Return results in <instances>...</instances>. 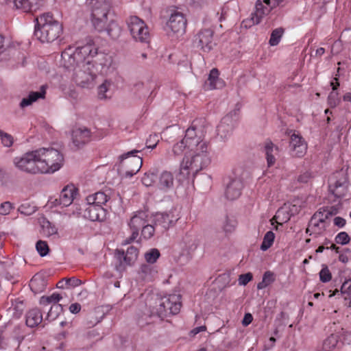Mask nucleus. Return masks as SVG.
I'll list each match as a JSON object with an SVG mask.
<instances>
[{"mask_svg": "<svg viewBox=\"0 0 351 351\" xmlns=\"http://www.w3.org/2000/svg\"><path fill=\"white\" fill-rule=\"evenodd\" d=\"M172 152L175 156L184 154L180 173L186 178L191 174L195 176L211 161L209 144L204 140L202 131L197 128L194 122L186 130L184 137L173 145Z\"/></svg>", "mask_w": 351, "mask_h": 351, "instance_id": "nucleus-1", "label": "nucleus"}, {"mask_svg": "<svg viewBox=\"0 0 351 351\" xmlns=\"http://www.w3.org/2000/svg\"><path fill=\"white\" fill-rule=\"evenodd\" d=\"M98 54V48L95 44L89 40L83 46H79L74 52L71 47L62 52L61 57L64 62H67L70 66H73L75 62L86 63V62H95L93 58Z\"/></svg>", "mask_w": 351, "mask_h": 351, "instance_id": "nucleus-2", "label": "nucleus"}, {"mask_svg": "<svg viewBox=\"0 0 351 351\" xmlns=\"http://www.w3.org/2000/svg\"><path fill=\"white\" fill-rule=\"evenodd\" d=\"M64 66L73 68V79L78 85L85 87L88 86L97 77L98 73L97 66L92 61L86 63L75 62L73 66H70L67 62H64Z\"/></svg>", "mask_w": 351, "mask_h": 351, "instance_id": "nucleus-3", "label": "nucleus"}, {"mask_svg": "<svg viewBox=\"0 0 351 351\" xmlns=\"http://www.w3.org/2000/svg\"><path fill=\"white\" fill-rule=\"evenodd\" d=\"M41 173H53L64 164L62 154L56 149L42 147L38 149Z\"/></svg>", "mask_w": 351, "mask_h": 351, "instance_id": "nucleus-4", "label": "nucleus"}, {"mask_svg": "<svg viewBox=\"0 0 351 351\" xmlns=\"http://www.w3.org/2000/svg\"><path fill=\"white\" fill-rule=\"evenodd\" d=\"M181 306L180 295L171 294L159 299L152 313L163 318L169 315L178 314L180 311Z\"/></svg>", "mask_w": 351, "mask_h": 351, "instance_id": "nucleus-5", "label": "nucleus"}, {"mask_svg": "<svg viewBox=\"0 0 351 351\" xmlns=\"http://www.w3.org/2000/svg\"><path fill=\"white\" fill-rule=\"evenodd\" d=\"M38 149L28 152L21 157H16L14 164L19 170L31 174L41 173Z\"/></svg>", "mask_w": 351, "mask_h": 351, "instance_id": "nucleus-6", "label": "nucleus"}, {"mask_svg": "<svg viewBox=\"0 0 351 351\" xmlns=\"http://www.w3.org/2000/svg\"><path fill=\"white\" fill-rule=\"evenodd\" d=\"M62 29V23H36L34 35L42 43H49L59 37Z\"/></svg>", "mask_w": 351, "mask_h": 351, "instance_id": "nucleus-7", "label": "nucleus"}, {"mask_svg": "<svg viewBox=\"0 0 351 351\" xmlns=\"http://www.w3.org/2000/svg\"><path fill=\"white\" fill-rule=\"evenodd\" d=\"M139 152V150L133 149L120 156V166L125 171L126 177H132L141 169L143 165V159L136 155Z\"/></svg>", "mask_w": 351, "mask_h": 351, "instance_id": "nucleus-8", "label": "nucleus"}, {"mask_svg": "<svg viewBox=\"0 0 351 351\" xmlns=\"http://www.w3.org/2000/svg\"><path fill=\"white\" fill-rule=\"evenodd\" d=\"M91 10L92 22H115L114 12L110 11L112 0H94Z\"/></svg>", "mask_w": 351, "mask_h": 351, "instance_id": "nucleus-9", "label": "nucleus"}, {"mask_svg": "<svg viewBox=\"0 0 351 351\" xmlns=\"http://www.w3.org/2000/svg\"><path fill=\"white\" fill-rule=\"evenodd\" d=\"M213 31L210 29L200 30L195 36L194 45L204 53H209L216 46L213 38Z\"/></svg>", "mask_w": 351, "mask_h": 351, "instance_id": "nucleus-10", "label": "nucleus"}, {"mask_svg": "<svg viewBox=\"0 0 351 351\" xmlns=\"http://www.w3.org/2000/svg\"><path fill=\"white\" fill-rule=\"evenodd\" d=\"M148 222V214L145 211L136 213L131 219L129 226L132 230V234L124 241L123 244H128L134 241L139 234V230Z\"/></svg>", "mask_w": 351, "mask_h": 351, "instance_id": "nucleus-11", "label": "nucleus"}, {"mask_svg": "<svg viewBox=\"0 0 351 351\" xmlns=\"http://www.w3.org/2000/svg\"><path fill=\"white\" fill-rule=\"evenodd\" d=\"M160 17L167 22H187L186 12L182 8L175 5L162 8Z\"/></svg>", "mask_w": 351, "mask_h": 351, "instance_id": "nucleus-12", "label": "nucleus"}, {"mask_svg": "<svg viewBox=\"0 0 351 351\" xmlns=\"http://www.w3.org/2000/svg\"><path fill=\"white\" fill-rule=\"evenodd\" d=\"M107 210L99 205L87 203L83 209L82 217L91 221H104L106 219Z\"/></svg>", "mask_w": 351, "mask_h": 351, "instance_id": "nucleus-13", "label": "nucleus"}, {"mask_svg": "<svg viewBox=\"0 0 351 351\" xmlns=\"http://www.w3.org/2000/svg\"><path fill=\"white\" fill-rule=\"evenodd\" d=\"M289 149L292 156L301 158L306 152L307 145L299 134L294 132L291 136Z\"/></svg>", "mask_w": 351, "mask_h": 351, "instance_id": "nucleus-14", "label": "nucleus"}, {"mask_svg": "<svg viewBox=\"0 0 351 351\" xmlns=\"http://www.w3.org/2000/svg\"><path fill=\"white\" fill-rule=\"evenodd\" d=\"M128 27L133 38L141 43H147L150 34L146 23H128Z\"/></svg>", "mask_w": 351, "mask_h": 351, "instance_id": "nucleus-15", "label": "nucleus"}, {"mask_svg": "<svg viewBox=\"0 0 351 351\" xmlns=\"http://www.w3.org/2000/svg\"><path fill=\"white\" fill-rule=\"evenodd\" d=\"M77 194V188L73 184H69L63 188L59 198L56 199V205L69 206L73 202Z\"/></svg>", "mask_w": 351, "mask_h": 351, "instance_id": "nucleus-16", "label": "nucleus"}, {"mask_svg": "<svg viewBox=\"0 0 351 351\" xmlns=\"http://www.w3.org/2000/svg\"><path fill=\"white\" fill-rule=\"evenodd\" d=\"M178 219V215H175L173 210L169 213H157L154 219L155 226H160L164 230H166L174 225Z\"/></svg>", "mask_w": 351, "mask_h": 351, "instance_id": "nucleus-17", "label": "nucleus"}, {"mask_svg": "<svg viewBox=\"0 0 351 351\" xmlns=\"http://www.w3.org/2000/svg\"><path fill=\"white\" fill-rule=\"evenodd\" d=\"M95 29L99 33L106 34L112 39H117L121 34L118 23H94Z\"/></svg>", "mask_w": 351, "mask_h": 351, "instance_id": "nucleus-18", "label": "nucleus"}, {"mask_svg": "<svg viewBox=\"0 0 351 351\" xmlns=\"http://www.w3.org/2000/svg\"><path fill=\"white\" fill-rule=\"evenodd\" d=\"M72 139L74 145L79 147L90 140V131L87 128H76L72 132Z\"/></svg>", "mask_w": 351, "mask_h": 351, "instance_id": "nucleus-19", "label": "nucleus"}, {"mask_svg": "<svg viewBox=\"0 0 351 351\" xmlns=\"http://www.w3.org/2000/svg\"><path fill=\"white\" fill-rule=\"evenodd\" d=\"M243 183L240 179L235 178L230 181L227 184L226 190V196L230 200L238 198L241 193Z\"/></svg>", "mask_w": 351, "mask_h": 351, "instance_id": "nucleus-20", "label": "nucleus"}, {"mask_svg": "<svg viewBox=\"0 0 351 351\" xmlns=\"http://www.w3.org/2000/svg\"><path fill=\"white\" fill-rule=\"evenodd\" d=\"M233 127L234 123L232 116L230 114H227L222 118L217 128V134L220 136L221 138H224L232 130Z\"/></svg>", "mask_w": 351, "mask_h": 351, "instance_id": "nucleus-21", "label": "nucleus"}, {"mask_svg": "<svg viewBox=\"0 0 351 351\" xmlns=\"http://www.w3.org/2000/svg\"><path fill=\"white\" fill-rule=\"evenodd\" d=\"M158 268L156 265L143 264L138 272L139 277L145 281H152L157 276Z\"/></svg>", "mask_w": 351, "mask_h": 351, "instance_id": "nucleus-22", "label": "nucleus"}, {"mask_svg": "<svg viewBox=\"0 0 351 351\" xmlns=\"http://www.w3.org/2000/svg\"><path fill=\"white\" fill-rule=\"evenodd\" d=\"M117 254L119 259L123 258V262L126 265H131L137 259L138 250L136 247L130 246L128 248L125 253L123 250H118Z\"/></svg>", "mask_w": 351, "mask_h": 351, "instance_id": "nucleus-23", "label": "nucleus"}, {"mask_svg": "<svg viewBox=\"0 0 351 351\" xmlns=\"http://www.w3.org/2000/svg\"><path fill=\"white\" fill-rule=\"evenodd\" d=\"M43 321V314L38 308L30 309L26 314V325L34 328L38 326Z\"/></svg>", "mask_w": 351, "mask_h": 351, "instance_id": "nucleus-24", "label": "nucleus"}, {"mask_svg": "<svg viewBox=\"0 0 351 351\" xmlns=\"http://www.w3.org/2000/svg\"><path fill=\"white\" fill-rule=\"evenodd\" d=\"M327 226L326 221L319 222L314 219H311L308 228L306 230V232L309 235L314 234L315 237L322 234Z\"/></svg>", "mask_w": 351, "mask_h": 351, "instance_id": "nucleus-25", "label": "nucleus"}, {"mask_svg": "<svg viewBox=\"0 0 351 351\" xmlns=\"http://www.w3.org/2000/svg\"><path fill=\"white\" fill-rule=\"evenodd\" d=\"M41 0H14V5L17 9H21L25 12H30L36 10Z\"/></svg>", "mask_w": 351, "mask_h": 351, "instance_id": "nucleus-26", "label": "nucleus"}, {"mask_svg": "<svg viewBox=\"0 0 351 351\" xmlns=\"http://www.w3.org/2000/svg\"><path fill=\"white\" fill-rule=\"evenodd\" d=\"M264 149L266 159L269 167L272 166L276 162V156L278 154V147L275 146L272 142L265 141Z\"/></svg>", "mask_w": 351, "mask_h": 351, "instance_id": "nucleus-27", "label": "nucleus"}, {"mask_svg": "<svg viewBox=\"0 0 351 351\" xmlns=\"http://www.w3.org/2000/svg\"><path fill=\"white\" fill-rule=\"evenodd\" d=\"M46 90L45 87L43 86L40 88V90L38 92H31L27 97L23 98L21 103L20 106L25 108L30 106L34 101H37L40 98H45Z\"/></svg>", "mask_w": 351, "mask_h": 351, "instance_id": "nucleus-28", "label": "nucleus"}, {"mask_svg": "<svg viewBox=\"0 0 351 351\" xmlns=\"http://www.w3.org/2000/svg\"><path fill=\"white\" fill-rule=\"evenodd\" d=\"M108 199V195L102 191L97 192L86 197L87 203L99 205V206L104 205Z\"/></svg>", "mask_w": 351, "mask_h": 351, "instance_id": "nucleus-29", "label": "nucleus"}, {"mask_svg": "<svg viewBox=\"0 0 351 351\" xmlns=\"http://www.w3.org/2000/svg\"><path fill=\"white\" fill-rule=\"evenodd\" d=\"M112 82L110 80H105L99 87H98V97L100 99H105L107 98L111 97L112 95Z\"/></svg>", "mask_w": 351, "mask_h": 351, "instance_id": "nucleus-30", "label": "nucleus"}, {"mask_svg": "<svg viewBox=\"0 0 351 351\" xmlns=\"http://www.w3.org/2000/svg\"><path fill=\"white\" fill-rule=\"evenodd\" d=\"M270 8L265 6L262 2L258 1L255 5V11L252 14V20L254 21L256 18V22H260L263 17L269 14Z\"/></svg>", "mask_w": 351, "mask_h": 351, "instance_id": "nucleus-31", "label": "nucleus"}, {"mask_svg": "<svg viewBox=\"0 0 351 351\" xmlns=\"http://www.w3.org/2000/svg\"><path fill=\"white\" fill-rule=\"evenodd\" d=\"M173 176L169 171H164L159 178V186L161 189L167 190L173 185Z\"/></svg>", "mask_w": 351, "mask_h": 351, "instance_id": "nucleus-32", "label": "nucleus"}, {"mask_svg": "<svg viewBox=\"0 0 351 351\" xmlns=\"http://www.w3.org/2000/svg\"><path fill=\"white\" fill-rule=\"evenodd\" d=\"M219 72L217 69H213L208 75V82L210 89H215L222 86L223 82L219 77Z\"/></svg>", "mask_w": 351, "mask_h": 351, "instance_id": "nucleus-33", "label": "nucleus"}, {"mask_svg": "<svg viewBox=\"0 0 351 351\" xmlns=\"http://www.w3.org/2000/svg\"><path fill=\"white\" fill-rule=\"evenodd\" d=\"M180 245L187 254H190L191 252H194L197 247L195 239L190 236H185Z\"/></svg>", "mask_w": 351, "mask_h": 351, "instance_id": "nucleus-34", "label": "nucleus"}, {"mask_svg": "<svg viewBox=\"0 0 351 351\" xmlns=\"http://www.w3.org/2000/svg\"><path fill=\"white\" fill-rule=\"evenodd\" d=\"M62 298L58 293H53L51 295H44L40 299L41 305H48L49 304H58V302Z\"/></svg>", "mask_w": 351, "mask_h": 351, "instance_id": "nucleus-35", "label": "nucleus"}, {"mask_svg": "<svg viewBox=\"0 0 351 351\" xmlns=\"http://www.w3.org/2000/svg\"><path fill=\"white\" fill-rule=\"evenodd\" d=\"M285 29L282 27H278L274 29L271 34L269 40V44L271 46H276L280 42V40L284 34Z\"/></svg>", "mask_w": 351, "mask_h": 351, "instance_id": "nucleus-36", "label": "nucleus"}, {"mask_svg": "<svg viewBox=\"0 0 351 351\" xmlns=\"http://www.w3.org/2000/svg\"><path fill=\"white\" fill-rule=\"evenodd\" d=\"M341 295H346L345 297V301L346 304H348V306H350L351 304V279H347L346 280L341 287Z\"/></svg>", "mask_w": 351, "mask_h": 351, "instance_id": "nucleus-37", "label": "nucleus"}, {"mask_svg": "<svg viewBox=\"0 0 351 351\" xmlns=\"http://www.w3.org/2000/svg\"><path fill=\"white\" fill-rule=\"evenodd\" d=\"M275 239V234L272 231H268L266 232L263 237V241L261 245V249L263 251L268 250L274 243Z\"/></svg>", "mask_w": 351, "mask_h": 351, "instance_id": "nucleus-38", "label": "nucleus"}, {"mask_svg": "<svg viewBox=\"0 0 351 351\" xmlns=\"http://www.w3.org/2000/svg\"><path fill=\"white\" fill-rule=\"evenodd\" d=\"M160 254L158 250L151 249L145 254V259L147 264L153 265L160 257Z\"/></svg>", "mask_w": 351, "mask_h": 351, "instance_id": "nucleus-39", "label": "nucleus"}, {"mask_svg": "<svg viewBox=\"0 0 351 351\" xmlns=\"http://www.w3.org/2000/svg\"><path fill=\"white\" fill-rule=\"evenodd\" d=\"M237 223L235 220L231 219L228 218V217H226L225 219L221 221V228L226 233L232 232L236 227Z\"/></svg>", "mask_w": 351, "mask_h": 351, "instance_id": "nucleus-40", "label": "nucleus"}, {"mask_svg": "<svg viewBox=\"0 0 351 351\" xmlns=\"http://www.w3.org/2000/svg\"><path fill=\"white\" fill-rule=\"evenodd\" d=\"M62 311L60 304H53L47 313V319L50 321L56 319Z\"/></svg>", "mask_w": 351, "mask_h": 351, "instance_id": "nucleus-41", "label": "nucleus"}, {"mask_svg": "<svg viewBox=\"0 0 351 351\" xmlns=\"http://www.w3.org/2000/svg\"><path fill=\"white\" fill-rule=\"evenodd\" d=\"M320 281L322 282H328L332 279V274L326 265H324L319 273Z\"/></svg>", "mask_w": 351, "mask_h": 351, "instance_id": "nucleus-42", "label": "nucleus"}, {"mask_svg": "<svg viewBox=\"0 0 351 351\" xmlns=\"http://www.w3.org/2000/svg\"><path fill=\"white\" fill-rule=\"evenodd\" d=\"M335 241L338 244L346 245L350 243V237L347 232H341L336 235Z\"/></svg>", "mask_w": 351, "mask_h": 351, "instance_id": "nucleus-43", "label": "nucleus"}, {"mask_svg": "<svg viewBox=\"0 0 351 351\" xmlns=\"http://www.w3.org/2000/svg\"><path fill=\"white\" fill-rule=\"evenodd\" d=\"M36 248L41 256H46L49 252V246L47 242L43 241H38L36 243Z\"/></svg>", "mask_w": 351, "mask_h": 351, "instance_id": "nucleus-44", "label": "nucleus"}, {"mask_svg": "<svg viewBox=\"0 0 351 351\" xmlns=\"http://www.w3.org/2000/svg\"><path fill=\"white\" fill-rule=\"evenodd\" d=\"M155 228L147 223L141 229V234L145 239H150L154 233Z\"/></svg>", "mask_w": 351, "mask_h": 351, "instance_id": "nucleus-45", "label": "nucleus"}, {"mask_svg": "<svg viewBox=\"0 0 351 351\" xmlns=\"http://www.w3.org/2000/svg\"><path fill=\"white\" fill-rule=\"evenodd\" d=\"M340 99L338 97V93L335 92H331L328 97V104L330 108H335L339 105Z\"/></svg>", "mask_w": 351, "mask_h": 351, "instance_id": "nucleus-46", "label": "nucleus"}, {"mask_svg": "<svg viewBox=\"0 0 351 351\" xmlns=\"http://www.w3.org/2000/svg\"><path fill=\"white\" fill-rule=\"evenodd\" d=\"M43 227L45 234H46L47 236H52L57 234L58 229L54 225L51 224L49 221H47L46 223H45Z\"/></svg>", "mask_w": 351, "mask_h": 351, "instance_id": "nucleus-47", "label": "nucleus"}, {"mask_svg": "<svg viewBox=\"0 0 351 351\" xmlns=\"http://www.w3.org/2000/svg\"><path fill=\"white\" fill-rule=\"evenodd\" d=\"M40 20L41 22H58L56 20L53 19V14L51 12H45L40 14L39 16H36L34 19V22H39Z\"/></svg>", "mask_w": 351, "mask_h": 351, "instance_id": "nucleus-48", "label": "nucleus"}, {"mask_svg": "<svg viewBox=\"0 0 351 351\" xmlns=\"http://www.w3.org/2000/svg\"><path fill=\"white\" fill-rule=\"evenodd\" d=\"M342 187V184L339 182H336L335 185H329V191L337 197H341L343 195V192L339 190Z\"/></svg>", "mask_w": 351, "mask_h": 351, "instance_id": "nucleus-49", "label": "nucleus"}, {"mask_svg": "<svg viewBox=\"0 0 351 351\" xmlns=\"http://www.w3.org/2000/svg\"><path fill=\"white\" fill-rule=\"evenodd\" d=\"M159 142V136L156 134H151L146 141V147L149 149H154Z\"/></svg>", "mask_w": 351, "mask_h": 351, "instance_id": "nucleus-50", "label": "nucleus"}, {"mask_svg": "<svg viewBox=\"0 0 351 351\" xmlns=\"http://www.w3.org/2000/svg\"><path fill=\"white\" fill-rule=\"evenodd\" d=\"M169 25V23H167ZM186 24L185 23H169L168 27L171 29L174 33H178L180 30L182 31V33L184 32L185 29L186 27Z\"/></svg>", "mask_w": 351, "mask_h": 351, "instance_id": "nucleus-51", "label": "nucleus"}, {"mask_svg": "<svg viewBox=\"0 0 351 351\" xmlns=\"http://www.w3.org/2000/svg\"><path fill=\"white\" fill-rule=\"evenodd\" d=\"M13 208L14 207L10 202H5L0 205V215H8Z\"/></svg>", "mask_w": 351, "mask_h": 351, "instance_id": "nucleus-52", "label": "nucleus"}, {"mask_svg": "<svg viewBox=\"0 0 351 351\" xmlns=\"http://www.w3.org/2000/svg\"><path fill=\"white\" fill-rule=\"evenodd\" d=\"M156 178V176L154 173H145L142 178V183L146 186H149L152 185Z\"/></svg>", "mask_w": 351, "mask_h": 351, "instance_id": "nucleus-53", "label": "nucleus"}, {"mask_svg": "<svg viewBox=\"0 0 351 351\" xmlns=\"http://www.w3.org/2000/svg\"><path fill=\"white\" fill-rule=\"evenodd\" d=\"M1 142L5 147H11L13 144V138L11 135L3 132L2 134H0Z\"/></svg>", "mask_w": 351, "mask_h": 351, "instance_id": "nucleus-54", "label": "nucleus"}, {"mask_svg": "<svg viewBox=\"0 0 351 351\" xmlns=\"http://www.w3.org/2000/svg\"><path fill=\"white\" fill-rule=\"evenodd\" d=\"M253 276L251 273H247L244 274H241L239 277V285H246L249 282L252 280Z\"/></svg>", "mask_w": 351, "mask_h": 351, "instance_id": "nucleus-55", "label": "nucleus"}, {"mask_svg": "<svg viewBox=\"0 0 351 351\" xmlns=\"http://www.w3.org/2000/svg\"><path fill=\"white\" fill-rule=\"evenodd\" d=\"M339 254V261L343 263H347L349 261L350 250L348 248H344Z\"/></svg>", "mask_w": 351, "mask_h": 351, "instance_id": "nucleus-56", "label": "nucleus"}, {"mask_svg": "<svg viewBox=\"0 0 351 351\" xmlns=\"http://www.w3.org/2000/svg\"><path fill=\"white\" fill-rule=\"evenodd\" d=\"M328 218V213H326L324 211H317L311 217V219H314L319 222L321 221H326V220Z\"/></svg>", "mask_w": 351, "mask_h": 351, "instance_id": "nucleus-57", "label": "nucleus"}, {"mask_svg": "<svg viewBox=\"0 0 351 351\" xmlns=\"http://www.w3.org/2000/svg\"><path fill=\"white\" fill-rule=\"evenodd\" d=\"M262 280L264 282V283H266V285L269 286L275 280L274 273L270 271H266L263 275Z\"/></svg>", "mask_w": 351, "mask_h": 351, "instance_id": "nucleus-58", "label": "nucleus"}, {"mask_svg": "<svg viewBox=\"0 0 351 351\" xmlns=\"http://www.w3.org/2000/svg\"><path fill=\"white\" fill-rule=\"evenodd\" d=\"M101 56V62L99 64L102 66H109L112 63V58L108 54L101 53L99 54Z\"/></svg>", "mask_w": 351, "mask_h": 351, "instance_id": "nucleus-59", "label": "nucleus"}, {"mask_svg": "<svg viewBox=\"0 0 351 351\" xmlns=\"http://www.w3.org/2000/svg\"><path fill=\"white\" fill-rule=\"evenodd\" d=\"M82 281L80 279L74 277L70 278H65V284L68 287H75L81 285Z\"/></svg>", "mask_w": 351, "mask_h": 351, "instance_id": "nucleus-60", "label": "nucleus"}, {"mask_svg": "<svg viewBox=\"0 0 351 351\" xmlns=\"http://www.w3.org/2000/svg\"><path fill=\"white\" fill-rule=\"evenodd\" d=\"M252 320H253V317H252V314L249 313H245L244 315V317L243 319V321H242V324L244 326H247L250 324L252 323Z\"/></svg>", "mask_w": 351, "mask_h": 351, "instance_id": "nucleus-61", "label": "nucleus"}, {"mask_svg": "<svg viewBox=\"0 0 351 351\" xmlns=\"http://www.w3.org/2000/svg\"><path fill=\"white\" fill-rule=\"evenodd\" d=\"M346 219L341 217H336L334 219V224L339 228H343L346 225Z\"/></svg>", "mask_w": 351, "mask_h": 351, "instance_id": "nucleus-62", "label": "nucleus"}, {"mask_svg": "<svg viewBox=\"0 0 351 351\" xmlns=\"http://www.w3.org/2000/svg\"><path fill=\"white\" fill-rule=\"evenodd\" d=\"M73 208V215L76 217H79L80 215L82 216L83 212L82 208L77 204H73L72 206Z\"/></svg>", "mask_w": 351, "mask_h": 351, "instance_id": "nucleus-63", "label": "nucleus"}, {"mask_svg": "<svg viewBox=\"0 0 351 351\" xmlns=\"http://www.w3.org/2000/svg\"><path fill=\"white\" fill-rule=\"evenodd\" d=\"M81 310V305L79 303L71 304L69 306V311L71 313L76 314Z\"/></svg>", "mask_w": 351, "mask_h": 351, "instance_id": "nucleus-64", "label": "nucleus"}]
</instances>
